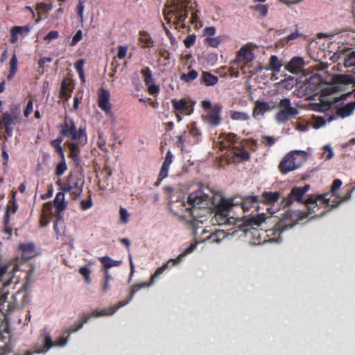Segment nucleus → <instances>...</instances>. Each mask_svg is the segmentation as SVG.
Masks as SVG:
<instances>
[{
    "mask_svg": "<svg viewBox=\"0 0 355 355\" xmlns=\"http://www.w3.org/2000/svg\"><path fill=\"white\" fill-rule=\"evenodd\" d=\"M211 198L208 194L205 193L204 189L191 192L188 196L189 207H186L185 202H181L182 207L185 208L188 216L192 217L191 221L192 226L195 231L196 224L198 223H202L211 214L212 202ZM196 234V232H194Z\"/></svg>",
    "mask_w": 355,
    "mask_h": 355,
    "instance_id": "obj_1",
    "label": "nucleus"
},
{
    "mask_svg": "<svg viewBox=\"0 0 355 355\" xmlns=\"http://www.w3.org/2000/svg\"><path fill=\"white\" fill-rule=\"evenodd\" d=\"M329 195V193H324L323 195H318L315 197L311 196L305 200H303L304 194L302 193L300 188L294 187L291 189L288 197L284 199V207H289L294 201H297L298 202L305 204L309 214H311L315 212V208L318 207V209H319V205H330V199L327 198Z\"/></svg>",
    "mask_w": 355,
    "mask_h": 355,
    "instance_id": "obj_2",
    "label": "nucleus"
},
{
    "mask_svg": "<svg viewBox=\"0 0 355 355\" xmlns=\"http://www.w3.org/2000/svg\"><path fill=\"white\" fill-rule=\"evenodd\" d=\"M197 243H193L189 245L188 248H187L184 251L180 254L177 258L175 259H171L168 260V261L166 263H164L162 266L158 268L154 274L150 277V281L148 283H141V284H135L132 286L130 289V299H132L135 294L137 293L140 289L146 288L147 286H149L154 284L155 279L161 275L166 269L169 268V264L171 263L172 266H175L180 263L182 261V257H184L185 255L190 254L197 247Z\"/></svg>",
    "mask_w": 355,
    "mask_h": 355,
    "instance_id": "obj_3",
    "label": "nucleus"
},
{
    "mask_svg": "<svg viewBox=\"0 0 355 355\" xmlns=\"http://www.w3.org/2000/svg\"><path fill=\"white\" fill-rule=\"evenodd\" d=\"M173 12L178 24H183L188 18L189 12H191V16L189 23L194 24L198 21V10H194L195 3L191 0H173Z\"/></svg>",
    "mask_w": 355,
    "mask_h": 355,
    "instance_id": "obj_4",
    "label": "nucleus"
},
{
    "mask_svg": "<svg viewBox=\"0 0 355 355\" xmlns=\"http://www.w3.org/2000/svg\"><path fill=\"white\" fill-rule=\"evenodd\" d=\"M9 267L8 265H0V283H1L0 287V311L3 313L4 312L8 313L14 309V306L10 302L7 304L8 309H4V304L7 302L6 299L8 294V291H5V289L11 284L12 279V275L8 271Z\"/></svg>",
    "mask_w": 355,
    "mask_h": 355,
    "instance_id": "obj_5",
    "label": "nucleus"
},
{
    "mask_svg": "<svg viewBox=\"0 0 355 355\" xmlns=\"http://www.w3.org/2000/svg\"><path fill=\"white\" fill-rule=\"evenodd\" d=\"M59 128L60 133L62 137H70L72 141H79L80 144H86L87 134L85 130L82 128L77 130L73 119L66 116L64 123L60 124Z\"/></svg>",
    "mask_w": 355,
    "mask_h": 355,
    "instance_id": "obj_6",
    "label": "nucleus"
},
{
    "mask_svg": "<svg viewBox=\"0 0 355 355\" xmlns=\"http://www.w3.org/2000/svg\"><path fill=\"white\" fill-rule=\"evenodd\" d=\"M304 156V153L297 150H293L284 155L280 161L278 168L282 174L286 175L300 168L302 161L300 159Z\"/></svg>",
    "mask_w": 355,
    "mask_h": 355,
    "instance_id": "obj_7",
    "label": "nucleus"
},
{
    "mask_svg": "<svg viewBox=\"0 0 355 355\" xmlns=\"http://www.w3.org/2000/svg\"><path fill=\"white\" fill-rule=\"evenodd\" d=\"M84 184L83 176L77 173H70L66 182L61 187V189L64 192L69 193L71 198L76 199L82 193Z\"/></svg>",
    "mask_w": 355,
    "mask_h": 355,
    "instance_id": "obj_8",
    "label": "nucleus"
},
{
    "mask_svg": "<svg viewBox=\"0 0 355 355\" xmlns=\"http://www.w3.org/2000/svg\"><path fill=\"white\" fill-rule=\"evenodd\" d=\"M209 193H208L209 196L211 198L212 207L211 211L212 209H216V213L214 215L216 220L218 223L219 225H223L227 223L229 220L227 218V212L229 209L234 205L233 200H222L220 203L216 206L213 202V194L211 191L207 188L206 189ZM207 194V193H206Z\"/></svg>",
    "mask_w": 355,
    "mask_h": 355,
    "instance_id": "obj_9",
    "label": "nucleus"
},
{
    "mask_svg": "<svg viewBox=\"0 0 355 355\" xmlns=\"http://www.w3.org/2000/svg\"><path fill=\"white\" fill-rule=\"evenodd\" d=\"M173 111L178 122L182 121V114L191 115L193 112L195 102L189 98H173L171 100Z\"/></svg>",
    "mask_w": 355,
    "mask_h": 355,
    "instance_id": "obj_10",
    "label": "nucleus"
},
{
    "mask_svg": "<svg viewBox=\"0 0 355 355\" xmlns=\"http://www.w3.org/2000/svg\"><path fill=\"white\" fill-rule=\"evenodd\" d=\"M279 110L275 115L278 123H284L298 114L296 107H291L289 98H284L279 103Z\"/></svg>",
    "mask_w": 355,
    "mask_h": 355,
    "instance_id": "obj_11",
    "label": "nucleus"
},
{
    "mask_svg": "<svg viewBox=\"0 0 355 355\" xmlns=\"http://www.w3.org/2000/svg\"><path fill=\"white\" fill-rule=\"evenodd\" d=\"M223 106L215 104L210 110L205 112L202 115V121L211 127H216L221 123L220 112Z\"/></svg>",
    "mask_w": 355,
    "mask_h": 355,
    "instance_id": "obj_12",
    "label": "nucleus"
},
{
    "mask_svg": "<svg viewBox=\"0 0 355 355\" xmlns=\"http://www.w3.org/2000/svg\"><path fill=\"white\" fill-rule=\"evenodd\" d=\"M90 319L89 315H83L82 317H80L78 322L72 325L69 329H68L64 333L67 334V336H64V335L60 338L57 341H55V346H59V347H63L64 346L68 340V338L71 334L74 333L79 329H80L84 324H85Z\"/></svg>",
    "mask_w": 355,
    "mask_h": 355,
    "instance_id": "obj_13",
    "label": "nucleus"
},
{
    "mask_svg": "<svg viewBox=\"0 0 355 355\" xmlns=\"http://www.w3.org/2000/svg\"><path fill=\"white\" fill-rule=\"evenodd\" d=\"M19 119V114L15 112H6L1 115V119L0 124H3L5 128V132L8 137L12 136L13 128L12 125H14L15 121Z\"/></svg>",
    "mask_w": 355,
    "mask_h": 355,
    "instance_id": "obj_14",
    "label": "nucleus"
},
{
    "mask_svg": "<svg viewBox=\"0 0 355 355\" xmlns=\"http://www.w3.org/2000/svg\"><path fill=\"white\" fill-rule=\"evenodd\" d=\"M110 92L104 89H100L98 96V107L110 116H113L110 103Z\"/></svg>",
    "mask_w": 355,
    "mask_h": 355,
    "instance_id": "obj_15",
    "label": "nucleus"
},
{
    "mask_svg": "<svg viewBox=\"0 0 355 355\" xmlns=\"http://www.w3.org/2000/svg\"><path fill=\"white\" fill-rule=\"evenodd\" d=\"M130 299V293L129 294V298L127 300H124L122 301H120L116 304H115L113 306H111L108 309H103L101 311H93L91 313H87L86 315H89L91 317H99V316H106V315H111L114 314L117 309L119 308L124 306L125 305L128 304V302L131 300Z\"/></svg>",
    "mask_w": 355,
    "mask_h": 355,
    "instance_id": "obj_16",
    "label": "nucleus"
},
{
    "mask_svg": "<svg viewBox=\"0 0 355 355\" xmlns=\"http://www.w3.org/2000/svg\"><path fill=\"white\" fill-rule=\"evenodd\" d=\"M220 150L233 148L238 139V136L232 132L220 133L218 137Z\"/></svg>",
    "mask_w": 355,
    "mask_h": 355,
    "instance_id": "obj_17",
    "label": "nucleus"
},
{
    "mask_svg": "<svg viewBox=\"0 0 355 355\" xmlns=\"http://www.w3.org/2000/svg\"><path fill=\"white\" fill-rule=\"evenodd\" d=\"M65 144L69 150V157L72 159L76 166H78L81 162L80 146L85 144H80L79 141H67Z\"/></svg>",
    "mask_w": 355,
    "mask_h": 355,
    "instance_id": "obj_18",
    "label": "nucleus"
},
{
    "mask_svg": "<svg viewBox=\"0 0 355 355\" xmlns=\"http://www.w3.org/2000/svg\"><path fill=\"white\" fill-rule=\"evenodd\" d=\"M304 64L303 58L293 57L286 66V69L292 73H298L302 70Z\"/></svg>",
    "mask_w": 355,
    "mask_h": 355,
    "instance_id": "obj_19",
    "label": "nucleus"
},
{
    "mask_svg": "<svg viewBox=\"0 0 355 355\" xmlns=\"http://www.w3.org/2000/svg\"><path fill=\"white\" fill-rule=\"evenodd\" d=\"M334 84L351 85L352 90H355V81L352 76L348 74H338L332 79Z\"/></svg>",
    "mask_w": 355,
    "mask_h": 355,
    "instance_id": "obj_20",
    "label": "nucleus"
},
{
    "mask_svg": "<svg viewBox=\"0 0 355 355\" xmlns=\"http://www.w3.org/2000/svg\"><path fill=\"white\" fill-rule=\"evenodd\" d=\"M176 146L182 151L184 150V144L193 146L196 144L195 140H193L189 132V131H184L183 134L177 137Z\"/></svg>",
    "mask_w": 355,
    "mask_h": 355,
    "instance_id": "obj_21",
    "label": "nucleus"
},
{
    "mask_svg": "<svg viewBox=\"0 0 355 355\" xmlns=\"http://www.w3.org/2000/svg\"><path fill=\"white\" fill-rule=\"evenodd\" d=\"M254 58V55L252 52V51L246 47V46H242L239 52L237 53L236 57V62H251Z\"/></svg>",
    "mask_w": 355,
    "mask_h": 355,
    "instance_id": "obj_22",
    "label": "nucleus"
},
{
    "mask_svg": "<svg viewBox=\"0 0 355 355\" xmlns=\"http://www.w3.org/2000/svg\"><path fill=\"white\" fill-rule=\"evenodd\" d=\"M271 110L268 103L263 101L257 100L255 101V105L252 112V116L257 118L259 116H263L265 112Z\"/></svg>",
    "mask_w": 355,
    "mask_h": 355,
    "instance_id": "obj_23",
    "label": "nucleus"
},
{
    "mask_svg": "<svg viewBox=\"0 0 355 355\" xmlns=\"http://www.w3.org/2000/svg\"><path fill=\"white\" fill-rule=\"evenodd\" d=\"M291 227V225H284L282 223H277L275 225L273 229L268 230V236L272 237L271 239L277 242H279L281 241V234L283 233V232L287 230L288 227Z\"/></svg>",
    "mask_w": 355,
    "mask_h": 355,
    "instance_id": "obj_24",
    "label": "nucleus"
},
{
    "mask_svg": "<svg viewBox=\"0 0 355 355\" xmlns=\"http://www.w3.org/2000/svg\"><path fill=\"white\" fill-rule=\"evenodd\" d=\"M259 202L257 196H246L241 198L239 204L243 211H248L254 205Z\"/></svg>",
    "mask_w": 355,
    "mask_h": 355,
    "instance_id": "obj_25",
    "label": "nucleus"
},
{
    "mask_svg": "<svg viewBox=\"0 0 355 355\" xmlns=\"http://www.w3.org/2000/svg\"><path fill=\"white\" fill-rule=\"evenodd\" d=\"M279 197L280 193L278 191H264L261 194V201L266 205H272L279 200Z\"/></svg>",
    "mask_w": 355,
    "mask_h": 355,
    "instance_id": "obj_26",
    "label": "nucleus"
},
{
    "mask_svg": "<svg viewBox=\"0 0 355 355\" xmlns=\"http://www.w3.org/2000/svg\"><path fill=\"white\" fill-rule=\"evenodd\" d=\"M265 220L266 216L264 214H258L248 218H245L244 221L243 223V226H259L261 223H263L265 221Z\"/></svg>",
    "mask_w": 355,
    "mask_h": 355,
    "instance_id": "obj_27",
    "label": "nucleus"
},
{
    "mask_svg": "<svg viewBox=\"0 0 355 355\" xmlns=\"http://www.w3.org/2000/svg\"><path fill=\"white\" fill-rule=\"evenodd\" d=\"M19 249L21 250V256L23 259L26 260H28L34 257L36 254L33 243L21 244L19 245Z\"/></svg>",
    "mask_w": 355,
    "mask_h": 355,
    "instance_id": "obj_28",
    "label": "nucleus"
},
{
    "mask_svg": "<svg viewBox=\"0 0 355 355\" xmlns=\"http://www.w3.org/2000/svg\"><path fill=\"white\" fill-rule=\"evenodd\" d=\"M138 40L141 44V48H150L154 44L150 35L145 31H139Z\"/></svg>",
    "mask_w": 355,
    "mask_h": 355,
    "instance_id": "obj_29",
    "label": "nucleus"
},
{
    "mask_svg": "<svg viewBox=\"0 0 355 355\" xmlns=\"http://www.w3.org/2000/svg\"><path fill=\"white\" fill-rule=\"evenodd\" d=\"M232 151L241 161H248L250 158V153L245 150L242 145L234 146Z\"/></svg>",
    "mask_w": 355,
    "mask_h": 355,
    "instance_id": "obj_30",
    "label": "nucleus"
},
{
    "mask_svg": "<svg viewBox=\"0 0 355 355\" xmlns=\"http://www.w3.org/2000/svg\"><path fill=\"white\" fill-rule=\"evenodd\" d=\"M355 109V101L350 102L337 110V114L342 118H345L352 114Z\"/></svg>",
    "mask_w": 355,
    "mask_h": 355,
    "instance_id": "obj_31",
    "label": "nucleus"
},
{
    "mask_svg": "<svg viewBox=\"0 0 355 355\" xmlns=\"http://www.w3.org/2000/svg\"><path fill=\"white\" fill-rule=\"evenodd\" d=\"M201 81L206 86H214L217 84L218 78L208 71H202Z\"/></svg>",
    "mask_w": 355,
    "mask_h": 355,
    "instance_id": "obj_32",
    "label": "nucleus"
},
{
    "mask_svg": "<svg viewBox=\"0 0 355 355\" xmlns=\"http://www.w3.org/2000/svg\"><path fill=\"white\" fill-rule=\"evenodd\" d=\"M17 64L18 60L17 58V55L14 53L11 57V59L9 62V73L7 76V79L10 80L15 76L17 71Z\"/></svg>",
    "mask_w": 355,
    "mask_h": 355,
    "instance_id": "obj_33",
    "label": "nucleus"
},
{
    "mask_svg": "<svg viewBox=\"0 0 355 355\" xmlns=\"http://www.w3.org/2000/svg\"><path fill=\"white\" fill-rule=\"evenodd\" d=\"M71 93L72 88L70 87V84L64 79L60 87V97L67 101L71 97Z\"/></svg>",
    "mask_w": 355,
    "mask_h": 355,
    "instance_id": "obj_34",
    "label": "nucleus"
},
{
    "mask_svg": "<svg viewBox=\"0 0 355 355\" xmlns=\"http://www.w3.org/2000/svg\"><path fill=\"white\" fill-rule=\"evenodd\" d=\"M54 205L58 212L63 211L65 207L64 191L57 193L54 199Z\"/></svg>",
    "mask_w": 355,
    "mask_h": 355,
    "instance_id": "obj_35",
    "label": "nucleus"
},
{
    "mask_svg": "<svg viewBox=\"0 0 355 355\" xmlns=\"http://www.w3.org/2000/svg\"><path fill=\"white\" fill-rule=\"evenodd\" d=\"M18 209L17 203H8L6 213L3 216V223H10V215L16 213Z\"/></svg>",
    "mask_w": 355,
    "mask_h": 355,
    "instance_id": "obj_36",
    "label": "nucleus"
},
{
    "mask_svg": "<svg viewBox=\"0 0 355 355\" xmlns=\"http://www.w3.org/2000/svg\"><path fill=\"white\" fill-rule=\"evenodd\" d=\"M26 30V33H28L30 31V28L28 26H14L11 29V37L10 42L12 44H15L17 41V35L19 33H21V30Z\"/></svg>",
    "mask_w": 355,
    "mask_h": 355,
    "instance_id": "obj_37",
    "label": "nucleus"
},
{
    "mask_svg": "<svg viewBox=\"0 0 355 355\" xmlns=\"http://www.w3.org/2000/svg\"><path fill=\"white\" fill-rule=\"evenodd\" d=\"M224 35H219L217 37H206L205 43L211 47L217 48L219 44L224 40Z\"/></svg>",
    "mask_w": 355,
    "mask_h": 355,
    "instance_id": "obj_38",
    "label": "nucleus"
},
{
    "mask_svg": "<svg viewBox=\"0 0 355 355\" xmlns=\"http://www.w3.org/2000/svg\"><path fill=\"white\" fill-rule=\"evenodd\" d=\"M64 228V226L62 218L61 217H58L53 224V230L56 234L57 239H59V237L62 235Z\"/></svg>",
    "mask_w": 355,
    "mask_h": 355,
    "instance_id": "obj_39",
    "label": "nucleus"
},
{
    "mask_svg": "<svg viewBox=\"0 0 355 355\" xmlns=\"http://www.w3.org/2000/svg\"><path fill=\"white\" fill-rule=\"evenodd\" d=\"M230 116L232 120L234 121H248L250 119V116L248 114L239 111L231 110L230 112Z\"/></svg>",
    "mask_w": 355,
    "mask_h": 355,
    "instance_id": "obj_40",
    "label": "nucleus"
},
{
    "mask_svg": "<svg viewBox=\"0 0 355 355\" xmlns=\"http://www.w3.org/2000/svg\"><path fill=\"white\" fill-rule=\"evenodd\" d=\"M43 349L42 352H47L51 347L55 346V341H53L51 339V336L47 332H44L43 334Z\"/></svg>",
    "mask_w": 355,
    "mask_h": 355,
    "instance_id": "obj_41",
    "label": "nucleus"
},
{
    "mask_svg": "<svg viewBox=\"0 0 355 355\" xmlns=\"http://www.w3.org/2000/svg\"><path fill=\"white\" fill-rule=\"evenodd\" d=\"M344 64L345 67H352L355 66V50L347 51L345 58Z\"/></svg>",
    "mask_w": 355,
    "mask_h": 355,
    "instance_id": "obj_42",
    "label": "nucleus"
},
{
    "mask_svg": "<svg viewBox=\"0 0 355 355\" xmlns=\"http://www.w3.org/2000/svg\"><path fill=\"white\" fill-rule=\"evenodd\" d=\"M282 67L281 63L279 61V59L277 55H272L270 58L269 60V68L272 71L278 72L280 70Z\"/></svg>",
    "mask_w": 355,
    "mask_h": 355,
    "instance_id": "obj_43",
    "label": "nucleus"
},
{
    "mask_svg": "<svg viewBox=\"0 0 355 355\" xmlns=\"http://www.w3.org/2000/svg\"><path fill=\"white\" fill-rule=\"evenodd\" d=\"M226 236V234H225V231L223 230H219V231H216L213 234H211L209 236H208V239L211 241V242H216V243H218L220 242L221 240H223L225 237Z\"/></svg>",
    "mask_w": 355,
    "mask_h": 355,
    "instance_id": "obj_44",
    "label": "nucleus"
},
{
    "mask_svg": "<svg viewBox=\"0 0 355 355\" xmlns=\"http://www.w3.org/2000/svg\"><path fill=\"white\" fill-rule=\"evenodd\" d=\"M198 72L196 70H191L187 73H182L180 76V80L185 83H190L198 77Z\"/></svg>",
    "mask_w": 355,
    "mask_h": 355,
    "instance_id": "obj_45",
    "label": "nucleus"
},
{
    "mask_svg": "<svg viewBox=\"0 0 355 355\" xmlns=\"http://www.w3.org/2000/svg\"><path fill=\"white\" fill-rule=\"evenodd\" d=\"M99 260L105 268L104 269L108 270V268L118 265L117 261L112 260L107 256L101 257Z\"/></svg>",
    "mask_w": 355,
    "mask_h": 355,
    "instance_id": "obj_46",
    "label": "nucleus"
},
{
    "mask_svg": "<svg viewBox=\"0 0 355 355\" xmlns=\"http://www.w3.org/2000/svg\"><path fill=\"white\" fill-rule=\"evenodd\" d=\"M67 170V166L65 160H60L57 164L55 170V175L57 177H60Z\"/></svg>",
    "mask_w": 355,
    "mask_h": 355,
    "instance_id": "obj_47",
    "label": "nucleus"
},
{
    "mask_svg": "<svg viewBox=\"0 0 355 355\" xmlns=\"http://www.w3.org/2000/svg\"><path fill=\"white\" fill-rule=\"evenodd\" d=\"M188 131L191 135V137L195 140V143L197 144L200 140L201 137V133L198 128H197V127L195 125H192Z\"/></svg>",
    "mask_w": 355,
    "mask_h": 355,
    "instance_id": "obj_48",
    "label": "nucleus"
},
{
    "mask_svg": "<svg viewBox=\"0 0 355 355\" xmlns=\"http://www.w3.org/2000/svg\"><path fill=\"white\" fill-rule=\"evenodd\" d=\"M90 270L87 266L81 267L79 269V273L83 277L85 282L89 284L91 282Z\"/></svg>",
    "mask_w": 355,
    "mask_h": 355,
    "instance_id": "obj_49",
    "label": "nucleus"
},
{
    "mask_svg": "<svg viewBox=\"0 0 355 355\" xmlns=\"http://www.w3.org/2000/svg\"><path fill=\"white\" fill-rule=\"evenodd\" d=\"M261 141L265 144L266 146L270 147L275 144L277 139L272 136L262 135Z\"/></svg>",
    "mask_w": 355,
    "mask_h": 355,
    "instance_id": "obj_50",
    "label": "nucleus"
},
{
    "mask_svg": "<svg viewBox=\"0 0 355 355\" xmlns=\"http://www.w3.org/2000/svg\"><path fill=\"white\" fill-rule=\"evenodd\" d=\"M52 9V6L49 3H40L37 5V10L42 12L44 15H46Z\"/></svg>",
    "mask_w": 355,
    "mask_h": 355,
    "instance_id": "obj_51",
    "label": "nucleus"
},
{
    "mask_svg": "<svg viewBox=\"0 0 355 355\" xmlns=\"http://www.w3.org/2000/svg\"><path fill=\"white\" fill-rule=\"evenodd\" d=\"M254 10L258 12L262 17H265L268 14V6L263 4H257L254 7Z\"/></svg>",
    "mask_w": 355,
    "mask_h": 355,
    "instance_id": "obj_52",
    "label": "nucleus"
},
{
    "mask_svg": "<svg viewBox=\"0 0 355 355\" xmlns=\"http://www.w3.org/2000/svg\"><path fill=\"white\" fill-rule=\"evenodd\" d=\"M119 216L121 223L126 224L128 222L130 214H128L126 209L121 207L119 209Z\"/></svg>",
    "mask_w": 355,
    "mask_h": 355,
    "instance_id": "obj_53",
    "label": "nucleus"
},
{
    "mask_svg": "<svg viewBox=\"0 0 355 355\" xmlns=\"http://www.w3.org/2000/svg\"><path fill=\"white\" fill-rule=\"evenodd\" d=\"M196 40V35L194 34L189 35L186 37V38L184 40V44L187 48H190L192 46Z\"/></svg>",
    "mask_w": 355,
    "mask_h": 355,
    "instance_id": "obj_54",
    "label": "nucleus"
},
{
    "mask_svg": "<svg viewBox=\"0 0 355 355\" xmlns=\"http://www.w3.org/2000/svg\"><path fill=\"white\" fill-rule=\"evenodd\" d=\"M168 169H169V166L162 164L159 175H158L159 181H162L163 179L166 178L168 176Z\"/></svg>",
    "mask_w": 355,
    "mask_h": 355,
    "instance_id": "obj_55",
    "label": "nucleus"
},
{
    "mask_svg": "<svg viewBox=\"0 0 355 355\" xmlns=\"http://www.w3.org/2000/svg\"><path fill=\"white\" fill-rule=\"evenodd\" d=\"M83 38V31L81 30H78L75 35L73 37L70 46H76Z\"/></svg>",
    "mask_w": 355,
    "mask_h": 355,
    "instance_id": "obj_56",
    "label": "nucleus"
},
{
    "mask_svg": "<svg viewBox=\"0 0 355 355\" xmlns=\"http://www.w3.org/2000/svg\"><path fill=\"white\" fill-rule=\"evenodd\" d=\"M342 185V181L339 179H336L333 181L331 192L333 196H335L336 192L340 188Z\"/></svg>",
    "mask_w": 355,
    "mask_h": 355,
    "instance_id": "obj_57",
    "label": "nucleus"
},
{
    "mask_svg": "<svg viewBox=\"0 0 355 355\" xmlns=\"http://www.w3.org/2000/svg\"><path fill=\"white\" fill-rule=\"evenodd\" d=\"M353 190H354V188L353 189L349 188L347 191L346 194L343 197L340 198V199L336 202V205H332V206L336 207L340 202L348 200L351 198L352 192Z\"/></svg>",
    "mask_w": 355,
    "mask_h": 355,
    "instance_id": "obj_58",
    "label": "nucleus"
},
{
    "mask_svg": "<svg viewBox=\"0 0 355 355\" xmlns=\"http://www.w3.org/2000/svg\"><path fill=\"white\" fill-rule=\"evenodd\" d=\"M216 29L214 26H208L204 28V35L206 37H212L216 34Z\"/></svg>",
    "mask_w": 355,
    "mask_h": 355,
    "instance_id": "obj_59",
    "label": "nucleus"
},
{
    "mask_svg": "<svg viewBox=\"0 0 355 355\" xmlns=\"http://www.w3.org/2000/svg\"><path fill=\"white\" fill-rule=\"evenodd\" d=\"M127 51H128V47L126 46H122V45L119 46L118 53H117L118 58H119L121 60L123 59L127 54Z\"/></svg>",
    "mask_w": 355,
    "mask_h": 355,
    "instance_id": "obj_60",
    "label": "nucleus"
},
{
    "mask_svg": "<svg viewBox=\"0 0 355 355\" xmlns=\"http://www.w3.org/2000/svg\"><path fill=\"white\" fill-rule=\"evenodd\" d=\"M58 37H59V32L58 31H51L44 37V40H46V41H51L52 40L58 38Z\"/></svg>",
    "mask_w": 355,
    "mask_h": 355,
    "instance_id": "obj_61",
    "label": "nucleus"
},
{
    "mask_svg": "<svg viewBox=\"0 0 355 355\" xmlns=\"http://www.w3.org/2000/svg\"><path fill=\"white\" fill-rule=\"evenodd\" d=\"M77 14L80 17L81 21H83V10L84 5L82 0H79L78 3L76 6Z\"/></svg>",
    "mask_w": 355,
    "mask_h": 355,
    "instance_id": "obj_62",
    "label": "nucleus"
},
{
    "mask_svg": "<svg viewBox=\"0 0 355 355\" xmlns=\"http://www.w3.org/2000/svg\"><path fill=\"white\" fill-rule=\"evenodd\" d=\"M33 110V100H30V101H28V102L26 105V107L24 110V116L26 117H28L29 116V114L32 113Z\"/></svg>",
    "mask_w": 355,
    "mask_h": 355,
    "instance_id": "obj_63",
    "label": "nucleus"
},
{
    "mask_svg": "<svg viewBox=\"0 0 355 355\" xmlns=\"http://www.w3.org/2000/svg\"><path fill=\"white\" fill-rule=\"evenodd\" d=\"M325 120L322 116L315 117L313 128L318 129L325 124Z\"/></svg>",
    "mask_w": 355,
    "mask_h": 355,
    "instance_id": "obj_64",
    "label": "nucleus"
}]
</instances>
